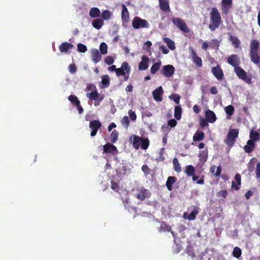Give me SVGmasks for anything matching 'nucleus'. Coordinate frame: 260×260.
Wrapping results in <instances>:
<instances>
[{
    "label": "nucleus",
    "instance_id": "obj_1",
    "mask_svg": "<svg viewBox=\"0 0 260 260\" xmlns=\"http://www.w3.org/2000/svg\"><path fill=\"white\" fill-rule=\"evenodd\" d=\"M222 22L220 14L218 9L212 8L210 13V23L209 28L211 31H214L218 28Z\"/></svg>",
    "mask_w": 260,
    "mask_h": 260
},
{
    "label": "nucleus",
    "instance_id": "obj_2",
    "mask_svg": "<svg viewBox=\"0 0 260 260\" xmlns=\"http://www.w3.org/2000/svg\"><path fill=\"white\" fill-rule=\"evenodd\" d=\"M259 42L256 40H252L250 43L249 56L251 61L255 64L260 63V55L258 53Z\"/></svg>",
    "mask_w": 260,
    "mask_h": 260
},
{
    "label": "nucleus",
    "instance_id": "obj_3",
    "mask_svg": "<svg viewBox=\"0 0 260 260\" xmlns=\"http://www.w3.org/2000/svg\"><path fill=\"white\" fill-rule=\"evenodd\" d=\"M132 137H133V146L135 149H139L140 146L143 150H146L148 148L150 143L148 138H141L135 135H133Z\"/></svg>",
    "mask_w": 260,
    "mask_h": 260
},
{
    "label": "nucleus",
    "instance_id": "obj_4",
    "mask_svg": "<svg viewBox=\"0 0 260 260\" xmlns=\"http://www.w3.org/2000/svg\"><path fill=\"white\" fill-rule=\"evenodd\" d=\"M239 135V131L237 129H231L229 131L225 142L229 146L232 147L236 141V138Z\"/></svg>",
    "mask_w": 260,
    "mask_h": 260
},
{
    "label": "nucleus",
    "instance_id": "obj_5",
    "mask_svg": "<svg viewBox=\"0 0 260 260\" xmlns=\"http://www.w3.org/2000/svg\"><path fill=\"white\" fill-rule=\"evenodd\" d=\"M132 26L135 29H140L141 28H148L149 24L146 20L136 16L133 20Z\"/></svg>",
    "mask_w": 260,
    "mask_h": 260
},
{
    "label": "nucleus",
    "instance_id": "obj_6",
    "mask_svg": "<svg viewBox=\"0 0 260 260\" xmlns=\"http://www.w3.org/2000/svg\"><path fill=\"white\" fill-rule=\"evenodd\" d=\"M172 22L181 31L185 33H188L190 31L189 28L188 27L185 21L181 18L177 17L173 18Z\"/></svg>",
    "mask_w": 260,
    "mask_h": 260
},
{
    "label": "nucleus",
    "instance_id": "obj_7",
    "mask_svg": "<svg viewBox=\"0 0 260 260\" xmlns=\"http://www.w3.org/2000/svg\"><path fill=\"white\" fill-rule=\"evenodd\" d=\"M150 195L149 191L142 187L137 189L135 197L140 201H144L146 198H149Z\"/></svg>",
    "mask_w": 260,
    "mask_h": 260
},
{
    "label": "nucleus",
    "instance_id": "obj_8",
    "mask_svg": "<svg viewBox=\"0 0 260 260\" xmlns=\"http://www.w3.org/2000/svg\"><path fill=\"white\" fill-rule=\"evenodd\" d=\"M235 72L236 73L237 76L248 84L251 83V79L250 77H247L246 72L241 67H238L236 68H234Z\"/></svg>",
    "mask_w": 260,
    "mask_h": 260
},
{
    "label": "nucleus",
    "instance_id": "obj_9",
    "mask_svg": "<svg viewBox=\"0 0 260 260\" xmlns=\"http://www.w3.org/2000/svg\"><path fill=\"white\" fill-rule=\"evenodd\" d=\"M131 70V69L128 64V63L126 61H124L122 63L120 68H117L116 71V74L117 77L125 75L126 73L130 74Z\"/></svg>",
    "mask_w": 260,
    "mask_h": 260
},
{
    "label": "nucleus",
    "instance_id": "obj_10",
    "mask_svg": "<svg viewBox=\"0 0 260 260\" xmlns=\"http://www.w3.org/2000/svg\"><path fill=\"white\" fill-rule=\"evenodd\" d=\"M175 69L173 66L168 64L164 66L160 71V73L167 78L171 77L174 74Z\"/></svg>",
    "mask_w": 260,
    "mask_h": 260
},
{
    "label": "nucleus",
    "instance_id": "obj_11",
    "mask_svg": "<svg viewBox=\"0 0 260 260\" xmlns=\"http://www.w3.org/2000/svg\"><path fill=\"white\" fill-rule=\"evenodd\" d=\"M101 126L102 124L100 121L97 120L91 121L89 124V128L92 129L90 136L91 137H94L96 135L98 129H100Z\"/></svg>",
    "mask_w": 260,
    "mask_h": 260
},
{
    "label": "nucleus",
    "instance_id": "obj_12",
    "mask_svg": "<svg viewBox=\"0 0 260 260\" xmlns=\"http://www.w3.org/2000/svg\"><path fill=\"white\" fill-rule=\"evenodd\" d=\"M227 61L232 66L234 67V68H236L239 67L240 63V60L239 56L236 54H232L227 58Z\"/></svg>",
    "mask_w": 260,
    "mask_h": 260
},
{
    "label": "nucleus",
    "instance_id": "obj_13",
    "mask_svg": "<svg viewBox=\"0 0 260 260\" xmlns=\"http://www.w3.org/2000/svg\"><path fill=\"white\" fill-rule=\"evenodd\" d=\"M232 0H222L221 7L222 13L227 14L232 8Z\"/></svg>",
    "mask_w": 260,
    "mask_h": 260
},
{
    "label": "nucleus",
    "instance_id": "obj_14",
    "mask_svg": "<svg viewBox=\"0 0 260 260\" xmlns=\"http://www.w3.org/2000/svg\"><path fill=\"white\" fill-rule=\"evenodd\" d=\"M212 72L217 80H220L223 79L224 74L219 65L213 67Z\"/></svg>",
    "mask_w": 260,
    "mask_h": 260
},
{
    "label": "nucleus",
    "instance_id": "obj_15",
    "mask_svg": "<svg viewBox=\"0 0 260 260\" xmlns=\"http://www.w3.org/2000/svg\"><path fill=\"white\" fill-rule=\"evenodd\" d=\"M163 93V89L161 86L158 87L152 92L153 99L157 102H161L162 100V94Z\"/></svg>",
    "mask_w": 260,
    "mask_h": 260
},
{
    "label": "nucleus",
    "instance_id": "obj_16",
    "mask_svg": "<svg viewBox=\"0 0 260 260\" xmlns=\"http://www.w3.org/2000/svg\"><path fill=\"white\" fill-rule=\"evenodd\" d=\"M103 150L104 153L113 154L118 151L117 147L110 143H107L103 146Z\"/></svg>",
    "mask_w": 260,
    "mask_h": 260
},
{
    "label": "nucleus",
    "instance_id": "obj_17",
    "mask_svg": "<svg viewBox=\"0 0 260 260\" xmlns=\"http://www.w3.org/2000/svg\"><path fill=\"white\" fill-rule=\"evenodd\" d=\"M149 58L146 55H143L142 57V60L139 63L138 69L139 70H146L148 68Z\"/></svg>",
    "mask_w": 260,
    "mask_h": 260
},
{
    "label": "nucleus",
    "instance_id": "obj_18",
    "mask_svg": "<svg viewBox=\"0 0 260 260\" xmlns=\"http://www.w3.org/2000/svg\"><path fill=\"white\" fill-rule=\"evenodd\" d=\"M191 49V55L192 58L193 62L196 64V66L198 67H201L202 66V60L201 58L198 56L196 52L193 49V48H190Z\"/></svg>",
    "mask_w": 260,
    "mask_h": 260
},
{
    "label": "nucleus",
    "instance_id": "obj_19",
    "mask_svg": "<svg viewBox=\"0 0 260 260\" xmlns=\"http://www.w3.org/2000/svg\"><path fill=\"white\" fill-rule=\"evenodd\" d=\"M205 117L210 123H213L216 120L215 114L209 109H208L205 111Z\"/></svg>",
    "mask_w": 260,
    "mask_h": 260
},
{
    "label": "nucleus",
    "instance_id": "obj_20",
    "mask_svg": "<svg viewBox=\"0 0 260 260\" xmlns=\"http://www.w3.org/2000/svg\"><path fill=\"white\" fill-rule=\"evenodd\" d=\"M74 47V45L71 43H69L67 42L62 43L59 46V51L62 52H67L69 50L72 49Z\"/></svg>",
    "mask_w": 260,
    "mask_h": 260
},
{
    "label": "nucleus",
    "instance_id": "obj_21",
    "mask_svg": "<svg viewBox=\"0 0 260 260\" xmlns=\"http://www.w3.org/2000/svg\"><path fill=\"white\" fill-rule=\"evenodd\" d=\"M159 5L161 10L166 13L170 12V8L168 0H159Z\"/></svg>",
    "mask_w": 260,
    "mask_h": 260
},
{
    "label": "nucleus",
    "instance_id": "obj_22",
    "mask_svg": "<svg viewBox=\"0 0 260 260\" xmlns=\"http://www.w3.org/2000/svg\"><path fill=\"white\" fill-rule=\"evenodd\" d=\"M234 178L237 183L233 181L232 183V187L236 190H238L240 189V186L241 185V175L239 174H237L235 175Z\"/></svg>",
    "mask_w": 260,
    "mask_h": 260
},
{
    "label": "nucleus",
    "instance_id": "obj_23",
    "mask_svg": "<svg viewBox=\"0 0 260 260\" xmlns=\"http://www.w3.org/2000/svg\"><path fill=\"white\" fill-rule=\"evenodd\" d=\"M255 147V143L252 140H248L247 144L244 146V150L247 153H251Z\"/></svg>",
    "mask_w": 260,
    "mask_h": 260
},
{
    "label": "nucleus",
    "instance_id": "obj_24",
    "mask_svg": "<svg viewBox=\"0 0 260 260\" xmlns=\"http://www.w3.org/2000/svg\"><path fill=\"white\" fill-rule=\"evenodd\" d=\"M92 60L95 63H98L101 59V55L99 51L96 49L91 50Z\"/></svg>",
    "mask_w": 260,
    "mask_h": 260
},
{
    "label": "nucleus",
    "instance_id": "obj_25",
    "mask_svg": "<svg viewBox=\"0 0 260 260\" xmlns=\"http://www.w3.org/2000/svg\"><path fill=\"white\" fill-rule=\"evenodd\" d=\"M122 10L121 12V19L123 22H127L129 20V12L126 6L122 5Z\"/></svg>",
    "mask_w": 260,
    "mask_h": 260
},
{
    "label": "nucleus",
    "instance_id": "obj_26",
    "mask_svg": "<svg viewBox=\"0 0 260 260\" xmlns=\"http://www.w3.org/2000/svg\"><path fill=\"white\" fill-rule=\"evenodd\" d=\"M177 181V178L174 176H169L167 178V180L166 183V187L168 190H172V185Z\"/></svg>",
    "mask_w": 260,
    "mask_h": 260
},
{
    "label": "nucleus",
    "instance_id": "obj_27",
    "mask_svg": "<svg viewBox=\"0 0 260 260\" xmlns=\"http://www.w3.org/2000/svg\"><path fill=\"white\" fill-rule=\"evenodd\" d=\"M87 96L89 99H90L91 100H94V101H96L98 100H99L100 101H101L103 100V98H100L99 97V94L98 93L96 89L90 93H87Z\"/></svg>",
    "mask_w": 260,
    "mask_h": 260
},
{
    "label": "nucleus",
    "instance_id": "obj_28",
    "mask_svg": "<svg viewBox=\"0 0 260 260\" xmlns=\"http://www.w3.org/2000/svg\"><path fill=\"white\" fill-rule=\"evenodd\" d=\"M89 15L91 18H97L100 16L101 11L99 8L96 7H92L90 10Z\"/></svg>",
    "mask_w": 260,
    "mask_h": 260
},
{
    "label": "nucleus",
    "instance_id": "obj_29",
    "mask_svg": "<svg viewBox=\"0 0 260 260\" xmlns=\"http://www.w3.org/2000/svg\"><path fill=\"white\" fill-rule=\"evenodd\" d=\"M208 150L206 149L204 150H202L199 152V157L201 162L204 163L206 162L208 158Z\"/></svg>",
    "mask_w": 260,
    "mask_h": 260
},
{
    "label": "nucleus",
    "instance_id": "obj_30",
    "mask_svg": "<svg viewBox=\"0 0 260 260\" xmlns=\"http://www.w3.org/2000/svg\"><path fill=\"white\" fill-rule=\"evenodd\" d=\"M104 22L102 19H95L92 21V25L93 27L100 29L104 25Z\"/></svg>",
    "mask_w": 260,
    "mask_h": 260
},
{
    "label": "nucleus",
    "instance_id": "obj_31",
    "mask_svg": "<svg viewBox=\"0 0 260 260\" xmlns=\"http://www.w3.org/2000/svg\"><path fill=\"white\" fill-rule=\"evenodd\" d=\"M204 138L205 134L203 132L197 131L193 136V141L194 142L202 141Z\"/></svg>",
    "mask_w": 260,
    "mask_h": 260
},
{
    "label": "nucleus",
    "instance_id": "obj_32",
    "mask_svg": "<svg viewBox=\"0 0 260 260\" xmlns=\"http://www.w3.org/2000/svg\"><path fill=\"white\" fill-rule=\"evenodd\" d=\"M161 65V62L159 60L157 62L154 63L150 68V73L151 74H154L158 71Z\"/></svg>",
    "mask_w": 260,
    "mask_h": 260
},
{
    "label": "nucleus",
    "instance_id": "obj_33",
    "mask_svg": "<svg viewBox=\"0 0 260 260\" xmlns=\"http://www.w3.org/2000/svg\"><path fill=\"white\" fill-rule=\"evenodd\" d=\"M229 40L235 48H238L240 46V41L236 37L230 35Z\"/></svg>",
    "mask_w": 260,
    "mask_h": 260
},
{
    "label": "nucleus",
    "instance_id": "obj_34",
    "mask_svg": "<svg viewBox=\"0 0 260 260\" xmlns=\"http://www.w3.org/2000/svg\"><path fill=\"white\" fill-rule=\"evenodd\" d=\"M172 229L171 226L167 223L166 222H162L161 223L160 226L158 229L159 232H169Z\"/></svg>",
    "mask_w": 260,
    "mask_h": 260
},
{
    "label": "nucleus",
    "instance_id": "obj_35",
    "mask_svg": "<svg viewBox=\"0 0 260 260\" xmlns=\"http://www.w3.org/2000/svg\"><path fill=\"white\" fill-rule=\"evenodd\" d=\"M195 172V168L192 165H188L186 166L185 173L188 177H191L194 175Z\"/></svg>",
    "mask_w": 260,
    "mask_h": 260
},
{
    "label": "nucleus",
    "instance_id": "obj_36",
    "mask_svg": "<svg viewBox=\"0 0 260 260\" xmlns=\"http://www.w3.org/2000/svg\"><path fill=\"white\" fill-rule=\"evenodd\" d=\"M249 137L250 138L249 140H252L254 142L259 139V133L256 131L251 130L250 132Z\"/></svg>",
    "mask_w": 260,
    "mask_h": 260
},
{
    "label": "nucleus",
    "instance_id": "obj_37",
    "mask_svg": "<svg viewBox=\"0 0 260 260\" xmlns=\"http://www.w3.org/2000/svg\"><path fill=\"white\" fill-rule=\"evenodd\" d=\"M182 109L180 106H176L174 109V117L177 120L181 118Z\"/></svg>",
    "mask_w": 260,
    "mask_h": 260
},
{
    "label": "nucleus",
    "instance_id": "obj_38",
    "mask_svg": "<svg viewBox=\"0 0 260 260\" xmlns=\"http://www.w3.org/2000/svg\"><path fill=\"white\" fill-rule=\"evenodd\" d=\"M163 40L167 44L168 48L171 50H174L175 49V43L171 39L169 38H164Z\"/></svg>",
    "mask_w": 260,
    "mask_h": 260
},
{
    "label": "nucleus",
    "instance_id": "obj_39",
    "mask_svg": "<svg viewBox=\"0 0 260 260\" xmlns=\"http://www.w3.org/2000/svg\"><path fill=\"white\" fill-rule=\"evenodd\" d=\"M174 169L176 172L180 173L181 171V168L178 160L176 157L174 158L173 160Z\"/></svg>",
    "mask_w": 260,
    "mask_h": 260
},
{
    "label": "nucleus",
    "instance_id": "obj_40",
    "mask_svg": "<svg viewBox=\"0 0 260 260\" xmlns=\"http://www.w3.org/2000/svg\"><path fill=\"white\" fill-rule=\"evenodd\" d=\"M118 135L119 133L116 130L113 131L110 136L111 141L112 143H115L118 140Z\"/></svg>",
    "mask_w": 260,
    "mask_h": 260
},
{
    "label": "nucleus",
    "instance_id": "obj_41",
    "mask_svg": "<svg viewBox=\"0 0 260 260\" xmlns=\"http://www.w3.org/2000/svg\"><path fill=\"white\" fill-rule=\"evenodd\" d=\"M112 15L111 12L108 10H106L103 11L101 16L103 20H107L110 19Z\"/></svg>",
    "mask_w": 260,
    "mask_h": 260
},
{
    "label": "nucleus",
    "instance_id": "obj_42",
    "mask_svg": "<svg viewBox=\"0 0 260 260\" xmlns=\"http://www.w3.org/2000/svg\"><path fill=\"white\" fill-rule=\"evenodd\" d=\"M242 254V251L241 249L238 247H235L234 248L233 251V255L234 257L239 258L241 256Z\"/></svg>",
    "mask_w": 260,
    "mask_h": 260
},
{
    "label": "nucleus",
    "instance_id": "obj_43",
    "mask_svg": "<svg viewBox=\"0 0 260 260\" xmlns=\"http://www.w3.org/2000/svg\"><path fill=\"white\" fill-rule=\"evenodd\" d=\"M102 83L105 87H107L110 85V78L108 75H106L102 78Z\"/></svg>",
    "mask_w": 260,
    "mask_h": 260
},
{
    "label": "nucleus",
    "instance_id": "obj_44",
    "mask_svg": "<svg viewBox=\"0 0 260 260\" xmlns=\"http://www.w3.org/2000/svg\"><path fill=\"white\" fill-rule=\"evenodd\" d=\"M121 123L126 128L129 126L130 121L127 116H124L121 120Z\"/></svg>",
    "mask_w": 260,
    "mask_h": 260
},
{
    "label": "nucleus",
    "instance_id": "obj_45",
    "mask_svg": "<svg viewBox=\"0 0 260 260\" xmlns=\"http://www.w3.org/2000/svg\"><path fill=\"white\" fill-rule=\"evenodd\" d=\"M108 46L106 43L103 42L101 44L100 46V49L101 53L102 54H106L107 53L108 50Z\"/></svg>",
    "mask_w": 260,
    "mask_h": 260
},
{
    "label": "nucleus",
    "instance_id": "obj_46",
    "mask_svg": "<svg viewBox=\"0 0 260 260\" xmlns=\"http://www.w3.org/2000/svg\"><path fill=\"white\" fill-rule=\"evenodd\" d=\"M68 100L73 104L75 105H77L80 101L78 99V98L75 95H70L68 97Z\"/></svg>",
    "mask_w": 260,
    "mask_h": 260
},
{
    "label": "nucleus",
    "instance_id": "obj_47",
    "mask_svg": "<svg viewBox=\"0 0 260 260\" xmlns=\"http://www.w3.org/2000/svg\"><path fill=\"white\" fill-rule=\"evenodd\" d=\"M225 112H226V113L228 115H229L230 116L232 115L234 112V107L232 105H229V106H226L225 108Z\"/></svg>",
    "mask_w": 260,
    "mask_h": 260
},
{
    "label": "nucleus",
    "instance_id": "obj_48",
    "mask_svg": "<svg viewBox=\"0 0 260 260\" xmlns=\"http://www.w3.org/2000/svg\"><path fill=\"white\" fill-rule=\"evenodd\" d=\"M169 98L171 100H173L175 103H179L180 96L178 94H172L169 96Z\"/></svg>",
    "mask_w": 260,
    "mask_h": 260
},
{
    "label": "nucleus",
    "instance_id": "obj_49",
    "mask_svg": "<svg viewBox=\"0 0 260 260\" xmlns=\"http://www.w3.org/2000/svg\"><path fill=\"white\" fill-rule=\"evenodd\" d=\"M77 49L78 51L80 52L85 53L87 51V48L85 45L81 43H79L77 45Z\"/></svg>",
    "mask_w": 260,
    "mask_h": 260
},
{
    "label": "nucleus",
    "instance_id": "obj_50",
    "mask_svg": "<svg viewBox=\"0 0 260 260\" xmlns=\"http://www.w3.org/2000/svg\"><path fill=\"white\" fill-rule=\"evenodd\" d=\"M161 131L165 136H168L170 131V128L169 126L162 125L161 127Z\"/></svg>",
    "mask_w": 260,
    "mask_h": 260
},
{
    "label": "nucleus",
    "instance_id": "obj_51",
    "mask_svg": "<svg viewBox=\"0 0 260 260\" xmlns=\"http://www.w3.org/2000/svg\"><path fill=\"white\" fill-rule=\"evenodd\" d=\"M111 183V189H113V190L115 191L116 192H119V191L120 189V188L119 185L117 183L115 182L114 181H112Z\"/></svg>",
    "mask_w": 260,
    "mask_h": 260
},
{
    "label": "nucleus",
    "instance_id": "obj_52",
    "mask_svg": "<svg viewBox=\"0 0 260 260\" xmlns=\"http://www.w3.org/2000/svg\"><path fill=\"white\" fill-rule=\"evenodd\" d=\"M105 62L108 65H111L114 62V58L111 56H107L105 59Z\"/></svg>",
    "mask_w": 260,
    "mask_h": 260
},
{
    "label": "nucleus",
    "instance_id": "obj_53",
    "mask_svg": "<svg viewBox=\"0 0 260 260\" xmlns=\"http://www.w3.org/2000/svg\"><path fill=\"white\" fill-rule=\"evenodd\" d=\"M167 124L171 128L175 127L177 124V121L174 119H172L168 121Z\"/></svg>",
    "mask_w": 260,
    "mask_h": 260
},
{
    "label": "nucleus",
    "instance_id": "obj_54",
    "mask_svg": "<svg viewBox=\"0 0 260 260\" xmlns=\"http://www.w3.org/2000/svg\"><path fill=\"white\" fill-rule=\"evenodd\" d=\"M141 169L145 175H148L150 174V169L146 165H143Z\"/></svg>",
    "mask_w": 260,
    "mask_h": 260
},
{
    "label": "nucleus",
    "instance_id": "obj_55",
    "mask_svg": "<svg viewBox=\"0 0 260 260\" xmlns=\"http://www.w3.org/2000/svg\"><path fill=\"white\" fill-rule=\"evenodd\" d=\"M208 120L206 119L201 118L200 119V124L201 127H204L208 125Z\"/></svg>",
    "mask_w": 260,
    "mask_h": 260
},
{
    "label": "nucleus",
    "instance_id": "obj_56",
    "mask_svg": "<svg viewBox=\"0 0 260 260\" xmlns=\"http://www.w3.org/2000/svg\"><path fill=\"white\" fill-rule=\"evenodd\" d=\"M198 213V212L196 210H193L189 215L188 217V219L189 220H192L195 219L196 217V214Z\"/></svg>",
    "mask_w": 260,
    "mask_h": 260
},
{
    "label": "nucleus",
    "instance_id": "obj_57",
    "mask_svg": "<svg viewBox=\"0 0 260 260\" xmlns=\"http://www.w3.org/2000/svg\"><path fill=\"white\" fill-rule=\"evenodd\" d=\"M128 114L130 117L132 121H135L137 119V115L135 112L133 111L132 110H129L128 111Z\"/></svg>",
    "mask_w": 260,
    "mask_h": 260
},
{
    "label": "nucleus",
    "instance_id": "obj_58",
    "mask_svg": "<svg viewBox=\"0 0 260 260\" xmlns=\"http://www.w3.org/2000/svg\"><path fill=\"white\" fill-rule=\"evenodd\" d=\"M228 196V191L226 190H220V191H219L218 193H217V196L218 197H223L224 198H226Z\"/></svg>",
    "mask_w": 260,
    "mask_h": 260
},
{
    "label": "nucleus",
    "instance_id": "obj_59",
    "mask_svg": "<svg viewBox=\"0 0 260 260\" xmlns=\"http://www.w3.org/2000/svg\"><path fill=\"white\" fill-rule=\"evenodd\" d=\"M76 70H77V68H76L75 64L72 63V64H70L69 71L71 74L75 73L76 72Z\"/></svg>",
    "mask_w": 260,
    "mask_h": 260
},
{
    "label": "nucleus",
    "instance_id": "obj_60",
    "mask_svg": "<svg viewBox=\"0 0 260 260\" xmlns=\"http://www.w3.org/2000/svg\"><path fill=\"white\" fill-rule=\"evenodd\" d=\"M256 176L257 178H260V162H258L256 167Z\"/></svg>",
    "mask_w": 260,
    "mask_h": 260
},
{
    "label": "nucleus",
    "instance_id": "obj_61",
    "mask_svg": "<svg viewBox=\"0 0 260 260\" xmlns=\"http://www.w3.org/2000/svg\"><path fill=\"white\" fill-rule=\"evenodd\" d=\"M159 49L162 51V52L167 54L169 52V50L167 48V47L164 45H161L159 46Z\"/></svg>",
    "mask_w": 260,
    "mask_h": 260
},
{
    "label": "nucleus",
    "instance_id": "obj_62",
    "mask_svg": "<svg viewBox=\"0 0 260 260\" xmlns=\"http://www.w3.org/2000/svg\"><path fill=\"white\" fill-rule=\"evenodd\" d=\"M123 203L125 208L126 209H129V199L128 198H126L124 200H123Z\"/></svg>",
    "mask_w": 260,
    "mask_h": 260
},
{
    "label": "nucleus",
    "instance_id": "obj_63",
    "mask_svg": "<svg viewBox=\"0 0 260 260\" xmlns=\"http://www.w3.org/2000/svg\"><path fill=\"white\" fill-rule=\"evenodd\" d=\"M152 45V43L150 41H146L143 46V48L148 49L150 48Z\"/></svg>",
    "mask_w": 260,
    "mask_h": 260
},
{
    "label": "nucleus",
    "instance_id": "obj_64",
    "mask_svg": "<svg viewBox=\"0 0 260 260\" xmlns=\"http://www.w3.org/2000/svg\"><path fill=\"white\" fill-rule=\"evenodd\" d=\"M211 93L212 94H216L218 93V90L215 86H212L210 89Z\"/></svg>",
    "mask_w": 260,
    "mask_h": 260
}]
</instances>
